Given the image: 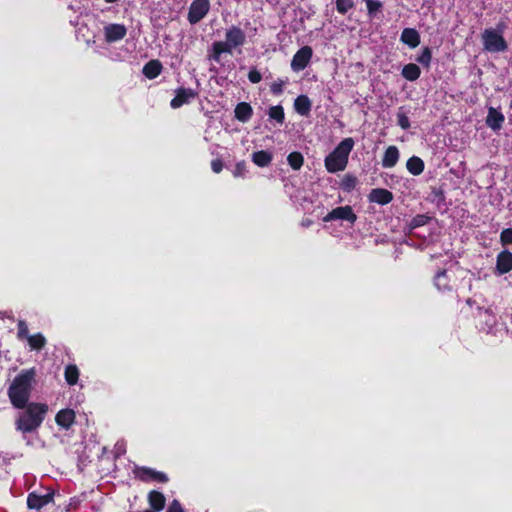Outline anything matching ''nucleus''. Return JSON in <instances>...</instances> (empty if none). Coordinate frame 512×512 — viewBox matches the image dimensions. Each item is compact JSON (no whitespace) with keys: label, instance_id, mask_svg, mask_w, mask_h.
<instances>
[{"label":"nucleus","instance_id":"f257e3e1","mask_svg":"<svg viewBox=\"0 0 512 512\" xmlns=\"http://www.w3.org/2000/svg\"><path fill=\"white\" fill-rule=\"evenodd\" d=\"M34 377V369L24 370L15 377L12 384L10 385L8 395L11 403L16 408H24L26 406L30 396Z\"/></svg>","mask_w":512,"mask_h":512},{"label":"nucleus","instance_id":"f03ea898","mask_svg":"<svg viewBox=\"0 0 512 512\" xmlns=\"http://www.w3.org/2000/svg\"><path fill=\"white\" fill-rule=\"evenodd\" d=\"M48 406L43 403H30L17 420L18 430L27 433L36 430L44 420Z\"/></svg>","mask_w":512,"mask_h":512},{"label":"nucleus","instance_id":"7ed1b4c3","mask_svg":"<svg viewBox=\"0 0 512 512\" xmlns=\"http://www.w3.org/2000/svg\"><path fill=\"white\" fill-rule=\"evenodd\" d=\"M354 146L352 138H345L325 158V168L330 173L343 171L348 163V157Z\"/></svg>","mask_w":512,"mask_h":512},{"label":"nucleus","instance_id":"20e7f679","mask_svg":"<svg viewBox=\"0 0 512 512\" xmlns=\"http://www.w3.org/2000/svg\"><path fill=\"white\" fill-rule=\"evenodd\" d=\"M482 42L484 49L493 53L504 52L508 47L502 30L485 29L482 33Z\"/></svg>","mask_w":512,"mask_h":512},{"label":"nucleus","instance_id":"39448f33","mask_svg":"<svg viewBox=\"0 0 512 512\" xmlns=\"http://www.w3.org/2000/svg\"><path fill=\"white\" fill-rule=\"evenodd\" d=\"M210 8L209 0H194L189 8L188 20L191 24H196L202 20Z\"/></svg>","mask_w":512,"mask_h":512},{"label":"nucleus","instance_id":"423d86ee","mask_svg":"<svg viewBox=\"0 0 512 512\" xmlns=\"http://www.w3.org/2000/svg\"><path fill=\"white\" fill-rule=\"evenodd\" d=\"M312 48L310 46H304L299 49L292 58L291 69L294 72L302 71L306 68L312 58Z\"/></svg>","mask_w":512,"mask_h":512},{"label":"nucleus","instance_id":"0eeeda50","mask_svg":"<svg viewBox=\"0 0 512 512\" xmlns=\"http://www.w3.org/2000/svg\"><path fill=\"white\" fill-rule=\"evenodd\" d=\"M356 215L350 206H341L333 209L324 218V222H330L333 220H347L351 223L356 221Z\"/></svg>","mask_w":512,"mask_h":512},{"label":"nucleus","instance_id":"6e6552de","mask_svg":"<svg viewBox=\"0 0 512 512\" xmlns=\"http://www.w3.org/2000/svg\"><path fill=\"white\" fill-rule=\"evenodd\" d=\"M197 97V93L189 88H179L176 91V96L171 100L170 105L172 108L177 109L184 104L189 103Z\"/></svg>","mask_w":512,"mask_h":512},{"label":"nucleus","instance_id":"1a4fd4ad","mask_svg":"<svg viewBox=\"0 0 512 512\" xmlns=\"http://www.w3.org/2000/svg\"><path fill=\"white\" fill-rule=\"evenodd\" d=\"M126 27L122 24H109L104 27L105 39L108 42H115L125 37Z\"/></svg>","mask_w":512,"mask_h":512},{"label":"nucleus","instance_id":"9d476101","mask_svg":"<svg viewBox=\"0 0 512 512\" xmlns=\"http://www.w3.org/2000/svg\"><path fill=\"white\" fill-rule=\"evenodd\" d=\"M53 501V494L46 493L44 495H38L36 493H30L27 498V505L30 509L39 510L44 506L48 505Z\"/></svg>","mask_w":512,"mask_h":512},{"label":"nucleus","instance_id":"9b49d317","mask_svg":"<svg viewBox=\"0 0 512 512\" xmlns=\"http://www.w3.org/2000/svg\"><path fill=\"white\" fill-rule=\"evenodd\" d=\"M496 269L499 274H505L512 270V253L502 251L497 256Z\"/></svg>","mask_w":512,"mask_h":512},{"label":"nucleus","instance_id":"f8f14e48","mask_svg":"<svg viewBox=\"0 0 512 512\" xmlns=\"http://www.w3.org/2000/svg\"><path fill=\"white\" fill-rule=\"evenodd\" d=\"M226 41L232 48L241 46L245 42V34L240 28L233 26L226 32Z\"/></svg>","mask_w":512,"mask_h":512},{"label":"nucleus","instance_id":"ddd939ff","mask_svg":"<svg viewBox=\"0 0 512 512\" xmlns=\"http://www.w3.org/2000/svg\"><path fill=\"white\" fill-rule=\"evenodd\" d=\"M369 200L381 205L390 203L393 200V194L386 189L376 188L369 194Z\"/></svg>","mask_w":512,"mask_h":512},{"label":"nucleus","instance_id":"4468645a","mask_svg":"<svg viewBox=\"0 0 512 512\" xmlns=\"http://www.w3.org/2000/svg\"><path fill=\"white\" fill-rule=\"evenodd\" d=\"M55 421L62 428L69 429L75 421V412L72 409L60 410L56 414Z\"/></svg>","mask_w":512,"mask_h":512},{"label":"nucleus","instance_id":"2eb2a0df","mask_svg":"<svg viewBox=\"0 0 512 512\" xmlns=\"http://www.w3.org/2000/svg\"><path fill=\"white\" fill-rule=\"evenodd\" d=\"M399 160V150L396 146H389L383 156L382 166L385 168L394 167Z\"/></svg>","mask_w":512,"mask_h":512},{"label":"nucleus","instance_id":"dca6fc26","mask_svg":"<svg viewBox=\"0 0 512 512\" xmlns=\"http://www.w3.org/2000/svg\"><path fill=\"white\" fill-rule=\"evenodd\" d=\"M504 122V116L495 108H490L486 118V124L493 130H499Z\"/></svg>","mask_w":512,"mask_h":512},{"label":"nucleus","instance_id":"f3484780","mask_svg":"<svg viewBox=\"0 0 512 512\" xmlns=\"http://www.w3.org/2000/svg\"><path fill=\"white\" fill-rule=\"evenodd\" d=\"M401 41L411 48H415L420 43L419 33L413 28H405L401 33Z\"/></svg>","mask_w":512,"mask_h":512},{"label":"nucleus","instance_id":"a211bd4d","mask_svg":"<svg viewBox=\"0 0 512 512\" xmlns=\"http://www.w3.org/2000/svg\"><path fill=\"white\" fill-rule=\"evenodd\" d=\"M139 477L142 480H155L158 482H167L168 480L164 473L152 470L150 468H142L139 472Z\"/></svg>","mask_w":512,"mask_h":512},{"label":"nucleus","instance_id":"6ab92c4d","mask_svg":"<svg viewBox=\"0 0 512 512\" xmlns=\"http://www.w3.org/2000/svg\"><path fill=\"white\" fill-rule=\"evenodd\" d=\"M294 108L300 115L307 116L311 110V102L307 96L300 95L294 101Z\"/></svg>","mask_w":512,"mask_h":512},{"label":"nucleus","instance_id":"aec40b11","mask_svg":"<svg viewBox=\"0 0 512 512\" xmlns=\"http://www.w3.org/2000/svg\"><path fill=\"white\" fill-rule=\"evenodd\" d=\"M232 47L229 45L227 41H219L215 42L212 46V55L211 58L217 62L220 60V56L223 53H231Z\"/></svg>","mask_w":512,"mask_h":512},{"label":"nucleus","instance_id":"412c9836","mask_svg":"<svg viewBox=\"0 0 512 512\" xmlns=\"http://www.w3.org/2000/svg\"><path fill=\"white\" fill-rule=\"evenodd\" d=\"M161 70V63L157 60H151L143 67V74L149 79H154L161 73Z\"/></svg>","mask_w":512,"mask_h":512},{"label":"nucleus","instance_id":"4be33fe9","mask_svg":"<svg viewBox=\"0 0 512 512\" xmlns=\"http://www.w3.org/2000/svg\"><path fill=\"white\" fill-rule=\"evenodd\" d=\"M272 159V154L264 150L254 152L252 155V161L259 167L268 166L271 163Z\"/></svg>","mask_w":512,"mask_h":512},{"label":"nucleus","instance_id":"5701e85b","mask_svg":"<svg viewBox=\"0 0 512 512\" xmlns=\"http://www.w3.org/2000/svg\"><path fill=\"white\" fill-rule=\"evenodd\" d=\"M406 167H407V170L412 174V175H420L423 170H424V162L421 158L417 157V156H413L411 158L408 159L407 163H406Z\"/></svg>","mask_w":512,"mask_h":512},{"label":"nucleus","instance_id":"b1692460","mask_svg":"<svg viewBox=\"0 0 512 512\" xmlns=\"http://www.w3.org/2000/svg\"><path fill=\"white\" fill-rule=\"evenodd\" d=\"M434 283L439 291H450L452 289V285L450 284V280L446 271H440L437 273L434 279Z\"/></svg>","mask_w":512,"mask_h":512},{"label":"nucleus","instance_id":"393cba45","mask_svg":"<svg viewBox=\"0 0 512 512\" xmlns=\"http://www.w3.org/2000/svg\"><path fill=\"white\" fill-rule=\"evenodd\" d=\"M252 115V108L246 102L239 103L235 108V117L242 122H246Z\"/></svg>","mask_w":512,"mask_h":512},{"label":"nucleus","instance_id":"a878e982","mask_svg":"<svg viewBox=\"0 0 512 512\" xmlns=\"http://www.w3.org/2000/svg\"><path fill=\"white\" fill-rule=\"evenodd\" d=\"M26 340L31 350H41L46 345V338L41 333L27 336Z\"/></svg>","mask_w":512,"mask_h":512},{"label":"nucleus","instance_id":"bb28decb","mask_svg":"<svg viewBox=\"0 0 512 512\" xmlns=\"http://www.w3.org/2000/svg\"><path fill=\"white\" fill-rule=\"evenodd\" d=\"M420 68L413 63L407 64L402 69V76L409 80V81H415L420 76Z\"/></svg>","mask_w":512,"mask_h":512},{"label":"nucleus","instance_id":"cd10ccee","mask_svg":"<svg viewBox=\"0 0 512 512\" xmlns=\"http://www.w3.org/2000/svg\"><path fill=\"white\" fill-rule=\"evenodd\" d=\"M149 503L155 511H160L164 508L165 497L158 491H152L149 494Z\"/></svg>","mask_w":512,"mask_h":512},{"label":"nucleus","instance_id":"c85d7f7f","mask_svg":"<svg viewBox=\"0 0 512 512\" xmlns=\"http://www.w3.org/2000/svg\"><path fill=\"white\" fill-rule=\"evenodd\" d=\"M287 161L293 170H299L303 165L304 158L300 152H292L288 155Z\"/></svg>","mask_w":512,"mask_h":512},{"label":"nucleus","instance_id":"c756f323","mask_svg":"<svg viewBox=\"0 0 512 512\" xmlns=\"http://www.w3.org/2000/svg\"><path fill=\"white\" fill-rule=\"evenodd\" d=\"M79 370L75 365H68L65 368V380L69 385H75L78 381Z\"/></svg>","mask_w":512,"mask_h":512},{"label":"nucleus","instance_id":"7c9ffc66","mask_svg":"<svg viewBox=\"0 0 512 512\" xmlns=\"http://www.w3.org/2000/svg\"><path fill=\"white\" fill-rule=\"evenodd\" d=\"M269 117L271 119H274L276 120L278 123H283L284 121V110L282 108V106L280 105H277V106H273L269 109Z\"/></svg>","mask_w":512,"mask_h":512},{"label":"nucleus","instance_id":"2f4dec72","mask_svg":"<svg viewBox=\"0 0 512 512\" xmlns=\"http://www.w3.org/2000/svg\"><path fill=\"white\" fill-rule=\"evenodd\" d=\"M357 183L358 181L356 177L352 175H346L341 182V187L345 191H351L356 187Z\"/></svg>","mask_w":512,"mask_h":512},{"label":"nucleus","instance_id":"473e14b6","mask_svg":"<svg viewBox=\"0 0 512 512\" xmlns=\"http://www.w3.org/2000/svg\"><path fill=\"white\" fill-rule=\"evenodd\" d=\"M354 6V0H336L337 11L341 14L347 13Z\"/></svg>","mask_w":512,"mask_h":512},{"label":"nucleus","instance_id":"72a5a7b5","mask_svg":"<svg viewBox=\"0 0 512 512\" xmlns=\"http://www.w3.org/2000/svg\"><path fill=\"white\" fill-rule=\"evenodd\" d=\"M429 220L430 217L426 215H417L411 220L409 227L411 229H415L417 227L424 226L428 223Z\"/></svg>","mask_w":512,"mask_h":512},{"label":"nucleus","instance_id":"f704fd0d","mask_svg":"<svg viewBox=\"0 0 512 512\" xmlns=\"http://www.w3.org/2000/svg\"><path fill=\"white\" fill-rule=\"evenodd\" d=\"M27 336H30L28 334V326L24 320L18 321V331H17V338L19 340L27 339Z\"/></svg>","mask_w":512,"mask_h":512},{"label":"nucleus","instance_id":"c9c22d12","mask_svg":"<svg viewBox=\"0 0 512 512\" xmlns=\"http://www.w3.org/2000/svg\"><path fill=\"white\" fill-rule=\"evenodd\" d=\"M397 121H398V125L402 128V129H408L410 127V121H409V118L408 116L403 113V112H398L397 114Z\"/></svg>","mask_w":512,"mask_h":512},{"label":"nucleus","instance_id":"e433bc0d","mask_svg":"<svg viewBox=\"0 0 512 512\" xmlns=\"http://www.w3.org/2000/svg\"><path fill=\"white\" fill-rule=\"evenodd\" d=\"M500 239L502 244L507 245L512 243V228L504 229L501 232Z\"/></svg>","mask_w":512,"mask_h":512},{"label":"nucleus","instance_id":"4c0bfd02","mask_svg":"<svg viewBox=\"0 0 512 512\" xmlns=\"http://www.w3.org/2000/svg\"><path fill=\"white\" fill-rule=\"evenodd\" d=\"M417 61L421 64L428 65L431 61V51L429 48H425L421 55L417 58Z\"/></svg>","mask_w":512,"mask_h":512},{"label":"nucleus","instance_id":"58836bf2","mask_svg":"<svg viewBox=\"0 0 512 512\" xmlns=\"http://www.w3.org/2000/svg\"><path fill=\"white\" fill-rule=\"evenodd\" d=\"M246 174V165L245 162H239L236 164L235 169L233 171V175L235 177H244Z\"/></svg>","mask_w":512,"mask_h":512},{"label":"nucleus","instance_id":"ea45409f","mask_svg":"<svg viewBox=\"0 0 512 512\" xmlns=\"http://www.w3.org/2000/svg\"><path fill=\"white\" fill-rule=\"evenodd\" d=\"M248 79L250 80V82L252 83H259L262 79V76L260 74V72L256 69H251L249 74H248Z\"/></svg>","mask_w":512,"mask_h":512},{"label":"nucleus","instance_id":"a19ab883","mask_svg":"<svg viewBox=\"0 0 512 512\" xmlns=\"http://www.w3.org/2000/svg\"><path fill=\"white\" fill-rule=\"evenodd\" d=\"M284 84H285V82L282 80L275 81L274 83H272V85L270 87L271 92L274 94L282 93Z\"/></svg>","mask_w":512,"mask_h":512},{"label":"nucleus","instance_id":"79ce46f5","mask_svg":"<svg viewBox=\"0 0 512 512\" xmlns=\"http://www.w3.org/2000/svg\"><path fill=\"white\" fill-rule=\"evenodd\" d=\"M211 168L213 170V172L215 173H220L222 168H223V163L221 160L219 159H215L211 162Z\"/></svg>","mask_w":512,"mask_h":512},{"label":"nucleus","instance_id":"37998d69","mask_svg":"<svg viewBox=\"0 0 512 512\" xmlns=\"http://www.w3.org/2000/svg\"><path fill=\"white\" fill-rule=\"evenodd\" d=\"M366 5L369 13L377 11L380 7V4L378 2H374L373 0H366Z\"/></svg>","mask_w":512,"mask_h":512},{"label":"nucleus","instance_id":"c03bdc74","mask_svg":"<svg viewBox=\"0 0 512 512\" xmlns=\"http://www.w3.org/2000/svg\"><path fill=\"white\" fill-rule=\"evenodd\" d=\"M167 512H184V511H183L180 503L178 501L174 500L168 507Z\"/></svg>","mask_w":512,"mask_h":512},{"label":"nucleus","instance_id":"a18cd8bd","mask_svg":"<svg viewBox=\"0 0 512 512\" xmlns=\"http://www.w3.org/2000/svg\"><path fill=\"white\" fill-rule=\"evenodd\" d=\"M105 1H106V2H108V3H114V2H116L117 0H105Z\"/></svg>","mask_w":512,"mask_h":512}]
</instances>
